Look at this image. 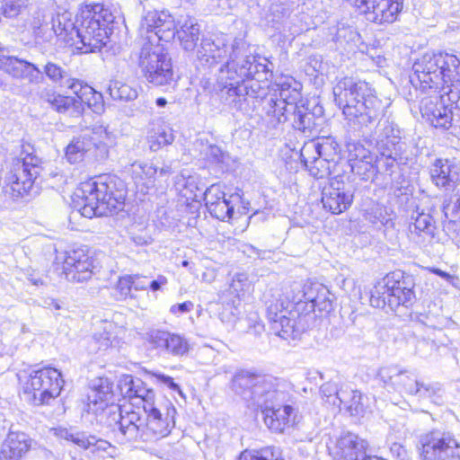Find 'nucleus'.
Here are the masks:
<instances>
[{
    "instance_id": "f257e3e1",
    "label": "nucleus",
    "mask_w": 460,
    "mask_h": 460,
    "mask_svg": "<svg viewBox=\"0 0 460 460\" xmlns=\"http://www.w3.org/2000/svg\"><path fill=\"white\" fill-rule=\"evenodd\" d=\"M246 48L242 38H235L228 45V39L224 34L203 38L197 49V58L204 66H213L225 62L217 74L215 81L203 79L202 88L216 95L222 103L231 109L240 110L246 101L248 85L244 83L256 69L246 66L235 68L236 59Z\"/></svg>"
},
{
    "instance_id": "f03ea898",
    "label": "nucleus",
    "mask_w": 460,
    "mask_h": 460,
    "mask_svg": "<svg viewBox=\"0 0 460 460\" xmlns=\"http://www.w3.org/2000/svg\"><path fill=\"white\" fill-rule=\"evenodd\" d=\"M410 81L423 92L440 89L460 110V58L447 52H427L412 66Z\"/></svg>"
},
{
    "instance_id": "7ed1b4c3",
    "label": "nucleus",
    "mask_w": 460,
    "mask_h": 460,
    "mask_svg": "<svg viewBox=\"0 0 460 460\" xmlns=\"http://www.w3.org/2000/svg\"><path fill=\"white\" fill-rule=\"evenodd\" d=\"M333 94L345 118L359 128L378 123L391 105L389 100L377 97L367 83L351 77L340 80Z\"/></svg>"
},
{
    "instance_id": "20e7f679",
    "label": "nucleus",
    "mask_w": 460,
    "mask_h": 460,
    "mask_svg": "<svg viewBox=\"0 0 460 460\" xmlns=\"http://www.w3.org/2000/svg\"><path fill=\"white\" fill-rule=\"evenodd\" d=\"M127 189L124 182L112 175H100L82 182L75 191L82 216H107L123 208Z\"/></svg>"
},
{
    "instance_id": "39448f33",
    "label": "nucleus",
    "mask_w": 460,
    "mask_h": 460,
    "mask_svg": "<svg viewBox=\"0 0 460 460\" xmlns=\"http://www.w3.org/2000/svg\"><path fill=\"white\" fill-rule=\"evenodd\" d=\"M117 13L102 4L86 5L76 21L78 24H69L71 33H75L78 42L82 43L78 49L84 53L101 50L108 42L110 25L114 22Z\"/></svg>"
},
{
    "instance_id": "423d86ee",
    "label": "nucleus",
    "mask_w": 460,
    "mask_h": 460,
    "mask_svg": "<svg viewBox=\"0 0 460 460\" xmlns=\"http://www.w3.org/2000/svg\"><path fill=\"white\" fill-rule=\"evenodd\" d=\"M111 133L102 124L96 123L85 128L74 137L66 148V157L70 164H76L84 159L89 161H104L109 156L112 144Z\"/></svg>"
},
{
    "instance_id": "0eeeda50",
    "label": "nucleus",
    "mask_w": 460,
    "mask_h": 460,
    "mask_svg": "<svg viewBox=\"0 0 460 460\" xmlns=\"http://www.w3.org/2000/svg\"><path fill=\"white\" fill-rule=\"evenodd\" d=\"M232 388L243 400L260 408H269L270 404L285 398L284 393L278 389L277 379L271 376L242 371L234 376Z\"/></svg>"
},
{
    "instance_id": "6e6552de",
    "label": "nucleus",
    "mask_w": 460,
    "mask_h": 460,
    "mask_svg": "<svg viewBox=\"0 0 460 460\" xmlns=\"http://www.w3.org/2000/svg\"><path fill=\"white\" fill-rule=\"evenodd\" d=\"M415 280L410 274L396 270L388 273L371 290L370 303L375 307L411 305L415 299Z\"/></svg>"
},
{
    "instance_id": "1a4fd4ad",
    "label": "nucleus",
    "mask_w": 460,
    "mask_h": 460,
    "mask_svg": "<svg viewBox=\"0 0 460 460\" xmlns=\"http://www.w3.org/2000/svg\"><path fill=\"white\" fill-rule=\"evenodd\" d=\"M267 317L275 333L284 340L298 338L308 327L305 315L294 310L282 294L273 295L266 301Z\"/></svg>"
},
{
    "instance_id": "9d476101",
    "label": "nucleus",
    "mask_w": 460,
    "mask_h": 460,
    "mask_svg": "<svg viewBox=\"0 0 460 460\" xmlns=\"http://www.w3.org/2000/svg\"><path fill=\"white\" fill-rule=\"evenodd\" d=\"M137 65L145 78L156 86L172 85L175 82L172 59L159 44L144 43Z\"/></svg>"
},
{
    "instance_id": "9b49d317",
    "label": "nucleus",
    "mask_w": 460,
    "mask_h": 460,
    "mask_svg": "<svg viewBox=\"0 0 460 460\" xmlns=\"http://www.w3.org/2000/svg\"><path fill=\"white\" fill-rule=\"evenodd\" d=\"M63 384L61 373L56 368L35 370L23 385V398L34 406L49 404L60 394Z\"/></svg>"
},
{
    "instance_id": "f8f14e48",
    "label": "nucleus",
    "mask_w": 460,
    "mask_h": 460,
    "mask_svg": "<svg viewBox=\"0 0 460 460\" xmlns=\"http://www.w3.org/2000/svg\"><path fill=\"white\" fill-rule=\"evenodd\" d=\"M421 460H460V441L451 431L434 429L418 438Z\"/></svg>"
},
{
    "instance_id": "ddd939ff",
    "label": "nucleus",
    "mask_w": 460,
    "mask_h": 460,
    "mask_svg": "<svg viewBox=\"0 0 460 460\" xmlns=\"http://www.w3.org/2000/svg\"><path fill=\"white\" fill-rule=\"evenodd\" d=\"M100 265L86 246L72 248L62 257V274L72 282H84L99 272Z\"/></svg>"
},
{
    "instance_id": "4468645a",
    "label": "nucleus",
    "mask_w": 460,
    "mask_h": 460,
    "mask_svg": "<svg viewBox=\"0 0 460 460\" xmlns=\"http://www.w3.org/2000/svg\"><path fill=\"white\" fill-rule=\"evenodd\" d=\"M40 160L38 156L27 154L17 159L13 170L7 177L6 193L13 199L23 198L32 190L34 181L40 172Z\"/></svg>"
},
{
    "instance_id": "2eb2a0df",
    "label": "nucleus",
    "mask_w": 460,
    "mask_h": 460,
    "mask_svg": "<svg viewBox=\"0 0 460 460\" xmlns=\"http://www.w3.org/2000/svg\"><path fill=\"white\" fill-rule=\"evenodd\" d=\"M110 413L113 415L112 420L117 427V429H114L115 436L120 443L150 440V436L146 431L145 420L138 411H123L118 406H113L110 409Z\"/></svg>"
},
{
    "instance_id": "dca6fc26",
    "label": "nucleus",
    "mask_w": 460,
    "mask_h": 460,
    "mask_svg": "<svg viewBox=\"0 0 460 460\" xmlns=\"http://www.w3.org/2000/svg\"><path fill=\"white\" fill-rule=\"evenodd\" d=\"M175 22L167 12L149 11L142 18L139 32L146 42L158 44L160 40L170 41L175 37Z\"/></svg>"
},
{
    "instance_id": "f3484780",
    "label": "nucleus",
    "mask_w": 460,
    "mask_h": 460,
    "mask_svg": "<svg viewBox=\"0 0 460 460\" xmlns=\"http://www.w3.org/2000/svg\"><path fill=\"white\" fill-rule=\"evenodd\" d=\"M365 14L369 22L384 24L394 22L402 10L403 0H347Z\"/></svg>"
},
{
    "instance_id": "a211bd4d",
    "label": "nucleus",
    "mask_w": 460,
    "mask_h": 460,
    "mask_svg": "<svg viewBox=\"0 0 460 460\" xmlns=\"http://www.w3.org/2000/svg\"><path fill=\"white\" fill-rule=\"evenodd\" d=\"M144 411L146 414V431L150 440L166 437L174 427L176 409L169 400L164 399L154 405H148Z\"/></svg>"
},
{
    "instance_id": "6ab92c4d",
    "label": "nucleus",
    "mask_w": 460,
    "mask_h": 460,
    "mask_svg": "<svg viewBox=\"0 0 460 460\" xmlns=\"http://www.w3.org/2000/svg\"><path fill=\"white\" fill-rule=\"evenodd\" d=\"M429 175L436 187L447 192L454 191L460 183V164L438 158L430 165Z\"/></svg>"
},
{
    "instance_id": "aec40b11",
    "label": "nucleus",
    "mask_w": 460,
    "mask_h": 460,
    "mask_svg": "<svg viewBox=\"0 0 460 460\" xmlns=\"http://www.w3.org/2000/svg\"><path fill=\"white\" fill-rule=\"evenodd\" d=\"M368 444L353 433H347L340 437L333 448L335 458L344 460H384L377 456L367 455Z\"/></svg>"
},
{
    "instance_id": "412c9836",
    "label": "nucleus",
    "mask_w": 460,
    "mask_h": 460,
    "mask_svg": "<svg viewBox=\"0 0 460 460\" xmlns=\"http://www.w3.org/2000/svg\"><path fill=\"white\" fill-rule=\"evenodd\" d=\"M411 219L412 222L408 227L410 241L420 247H427L435 236L436 226L432 216L417 208L412 212Z\"/></svg>"
},
{
    "instance_id": "4be33fe9",
    "label": "nucleus",
    "mask_w": 460,
    "mask_h": 460,
    "mask_svg": "<svg viewBox=\"0 0 460 460\" xmlns=\"http://www.w3.org/2000/svg\"><path fill=\"white\" fill-rule=\"evenodd\" d=\"M353 194L347 189L343 182L337 180L332 181L323 188L322 202L323 208L334 215H339L347 210L352 204Z\"/></svg>"
},
{
    "instance_id": "5701e85b",
    "label": "nucleus",
    "mask_w": 460,
    "mask_h": 460,
    "mask_svg": "<svg viewBox=\"0 0 460 460\" xmlns=\"http://www.w3.org/2000/svg\"><path fill=\"white\" fill-rule=\"evenodd\" d=\"M0 69L13 77L26 79L31 84L43 80V73L36 65L13 56L0 54Z\"/></svg>"
},
{
    "instance_id": "b1692460",
    "label": "nucleus",
    "mask_w": 460,
    "mask_h": 460,
    "mask_svg": "<svg viewBox=\"0 0 460 460\" xmlns=\"http://www.w3.org/2000/svg\"><path fill=\"white\" fill-rule=\"evenodd\" d=\"M376 378L382 383L384 387L405 393L409 395L410 387H414L418 383V380L409 375L407 370L402 369L395 365L381 367L377 371Z\"/></svg>"
},
{
    "instance_id": "393cba45",
    "label": "nucleus",
    "mask_w": 460,
    "mask_h": 460,
    "mask_svg": "<svg viewBox=\"0 0 460 460\" xmlns=\"http://www.w3.org/2000/svg\"><path fill=\"white\" fill-rule=\"evenodd\" d=\"M441 101L431 98H425L420 103V112L433 127L447 129L452 125L453 112L451 108L445 105L444 95L441 94Z\"/></svg>"
},
{
    "instance_id": "a878e982",
    "label": "nucleus",
    "mask_w": 460,
    "mask_h": 460,
    "mask_svg": "<svg viewBox=\"0 0 460 460\" xmlns=\"http://www.w3.org/2000/svg\"><path fill=\"white\" fill-rule=\"evenodd\" d=\"M146 339L155 349L174 356H182L189 350V343L183 337L169 332L154 330L147 333Z\"/></svg>"
},
{
    "instance_id": "bb28decb",
    "label": "nucleus",
    "mask_w": 460,
    "mask_h": 460,
    "mask_svg": "<svg viewBox=\"0 0 460 460\" xmlns=\"http://www.w3.org/2000/svg\"><path fill=\"white\" fill-rule=\"evenodd\" d=\"M264 422L274 432H283L286 428L293 426L297 421L296 411L290 405L270 404L264 408Z\"/></svg>"
},
{
    "instance_id": "cd10ccee",
    "label": "nucleus",
    "mask_w": 460,
    "mask_h": 460,
    "mask_svg": "<svg viewBox=\"0 0 460 460\" xmlns=\"http://www.w3.org/2000/svg\"><path fill=\"white\" fill-rule=\"evenodd\" d=\"M340 148L337 142L331 137L318 138L306 142L300 152L302 163L310 162L314 155L331 160V163H337L340 155Z\"/></svg>"
},
{
    "instance_id": "c85d7f7f",
    "label": "nucleus",
    "mask_w": 460,
    "mask_h": 460,
    "mask_svg": "<svg viewBox=\"0 0 460 460\" xmlns=\"http://www.w3.org/2000/svg\"><path fill=\"white\" fill-rule=\"evenodd\" d=\"M405 144L395 136L385 137L377 142V150L380 157L378 164H383L386 170H391L395 164H403L405 157L402 151Z\"/></svg>"
},
{
    "instance_id": "c756f323",
    "label": "nucleus",
    "mask_w": 460,
    "mask_h": 460,
    "mask_svg": "<svg viewBox=\"0 0 460 460\" xmlns=\"http://www.w3.org/2000/svg\"><path fill=\"white\" fill-rule=\"evenodd\" d=\"M30 447L26 434L10 432L0 451V460H20Z\"/></svg>"
},
{
    "instance_id": "7c9ffc66",
    "label": "nucleus",
    "mask_w": 460,
    "mask_h": 460,
    "mask_svg": "<svg viewBox=\"0 0 460 460\" xmlns=\"http://www.w3.org/2000/svg\"><path fill=\"white\" fill-rule=\"evenodd\" d=\"M112 393L109 381L101 380L98 386L90 389L87 394L86 411L93 414H98L104 411L111 399Z\"/></svg>"
},
{
    "instance_id": "2f4dec72",
    "label": "nucleus",
    "mask_w": 460,
    "mask_h": 460,
    "mask_svg": "<svg viewBox=\"0 0 460 460\" xmlns=\"http://www.w3.org/2000/svg\"><path fill=\"white\" fill-rule=\"evenodd\" d=\"M50 16L45 11L38 10L34 13L31 22V27L36 38L41 39L43 41L50 40L54 35H62L64 29L57 30L55 22L50 24Z\"/></svg>"
},
{
    "instance_id": "473e14b6",
    "label": "nucleus",
    "mask_w": 460,
    "mask_h": 460,
    "mask_svg": "<svg viewBox=\"0 0 460 460\" xmlns=\"http://www.w3.org/2000/svg\"><path fill=\"white\" fill-rule=\"evenodd\" d=\"M296 110V102L282 98L271 97L266 106V113L271 118L272 123H284L291 120L292 113Z\"/></svg>"
},
{
    "instance_id": "72a5a7b5",
    "label": "nucleus",
    "mask_w": 460,
    "mask_h": 460,
    "mask_svg": "<svg viewBox=\"0 0 460 460\" xmlns=\"http://www.w3.org/2000/svg\"><path fill=\"white\" fill-rule=\"evenodd\" d=\"M127 172L130 174L136 185L149 188L155 183L156 168L145 162L136 161L126 167Z\"/></svg>"
},
{
    "instance_id": "f704fd0d",
    "label": "nucleus",
    "mask_w": 460,
    "mask_h": 460,
    "mask_svg": "<svg viewBox=\"0 0 460 460\" xmlns=\"http://www.w3.org/2000/svg\"><path fill=\"white\" fill-rule=\"evenodd\" d=\"M199 183V178L197 175L182 172L176 176L174 186L176 190L187 200H196L202 194Z\"/></svg>"
},
{
    "instance_id": "c9c22d12",
    "label": "nucleus",
    "mask_w": 460,
    "mask_h": 460,
    "mask_svg": "<svg viewBox=\"0 0 460 460\" xmlns=\"http://www.w3.org/2000/svg\"><path fill=\"white\" fill-rule=\"evenodd\" d=\"M200 26L193 18H188L175 34L181 42V47L187 51H192L197 46L199 38Z\"/></svg>"
},
{
    "instance_id": "e433bc0d",
    "label": "nucleus",
    "mask_w": 460,
    "mask_h": 460,
    "mask_svg": "<svg viewBox=\"0 0 460 460\" xmlns=\"http://www.w3.org/2000/svg\"><path fill=\"white\" fill-rule=\"evenodd\" d=\"M279 98L297 102L301 101V84L295 78L288 75H281L275 81Z\"/></svg>"
},
{
    "instance_id": "4c0bfd02",
    "label": "nucleus",
    "mask_w": 460,
    "mask_h": 460,
    "mask_svg": "<svg viewBox=\"0 0 460 460\" xmlns=\"http://www.w3.org/2000/svg\"><path fill=\"white\" fill-rule=\"evenodd\" d=\"M173 141V130L167 125H160L152 128L147 136L149 148L154 152L171 145Z\"/></svg>"
},
{
    "instance_id": "58836bf2",
    "label": "nucleus",
    "mask_w": 460,
    "mask_h": 460,
    "mask_svg": "<svg viewBox=\"0 0 460 460\" xmlns=\"http://www.w3.org/2000/svg\"><path fill=\"white\" fill-rule=\"evenodd\" d=\"M117 326L109 321H101L96 326L93 340L97 344L98 349H107L112 346L116 339Z\"/></svg>"
},
{
    "instance_id": "ea45409f",
    "label": "nucleus",
    "mask_w": 460,
    "mask_h": 460,
    "mask_svg": "<svg viewBox=\"0 0 460 460\" xmlns=\"http://www.w3.org/2000/svg\"><path fill=\"white\" fill-rule=\"evenodd\" d=\"M305 288V282L294 281L289 285L285 286L281 293L287 302L291 304V307L294 310L299 308V314H305V312H303Z\"/></svg>"
},
{
    "instance_id": "a19ab883",
    "label": "nucleus",
    "mask_w": 460,
    "mask_h": 460,
    "mask_svg": "<svg viewBox=\"0 0 460 460\" xmlns=\"http://www.w3.org/2000/svg\"><path fill=\"white\" fill-rule=\"evenodd\" d=\"M310 174L317 179H323L331 175L337 163H331L330 159L314 155L310 162L303 163Z\"/></svg>"
},
{
    "instance_id": "79ce46f5",
    "label": "nucleus",
    "mask_w": 460,
    "mask_h": 460,
    "mask_svg": "<svg viewBox=\"0 0 460 460\" xmlns=\"http://www.w3.org/2000/svg\"><path fill=\"white\" fill-rule=\"evenodd\" d=\"M291 117L293 128L302 132H311L315 124L314 114L307 111L302 100L296 102V110Z\"/></svg>"
},
{
    "instance_id": "37998d69",
    "label": "nucleus",
    "mask_w": 460,
    "mask_h": 460,
    "mask_svg": "<svg viewBox=\"0 0 460 460\" xmlns=\"http://www.w3.org/2000/svg\"><path fill=\"white\" fill-rule=\"evenodd\" d=\"M40 98L47 102L54 111L65 113L74 108L75 101L71 96H64L52 90L42 92Z\"/></svg>"
},
{
    "instance_id": "c03bdc74",
    "label": "nucleus",
    "mask_w": 460,
    "mask_h": 460,
    "mask_svg": "<svg viewBox=\"0 0 460 460\" xmlns=\"http://www.w3.org/2000/svg\"><path fill=\"white\" fill-rule=\"evenodd\" d=\"M410 395L416 396L419 400H431L436 402L441 392V385L438 383H423L418 380L417 385L410 387Z\"/></svg>"
},
{
    "instance_id": "a18cd8bd",
    "label": "nucleus",
    "mask_w": 460,
    "mask_h": 460,
    "mask_svg": "<svg viewBox=\"0 0 460 460\" xmlns=\"http://www.w3.org/2000/svg\"><path fill=\"white\" fill-rule=\"evenodd\" d=\"M108 91L111 97L116 101H132L137 97V90L119 81L111 82Z\"/></svg>"
},
{
    "instance_id": "49530a36",
    "label": "nucleus",
    "mask_w": 460,
    "mask_h": 460,
    "mask_svg": "<svg viewBox=\"0 0 460 460\" xmlns=\"http://www.w3.org/2000/svg\"><path fill=\"white\" fill-rule=\"evenodd\" d=\"M238 460H284L279 448L263 447L260 450H244Z\"/></svg>"
},
{
    "instance_id": "de8ad7c7",
    "label": "nucleus",
    "mask_w": 460,
    "mask_h": 460,
    "mask_svg": "<svg viewBox=\"0 0 460 460\" xmlns=\"http://www.w3.org/2000/svg\"><path fill=\"white\" fill-rule=\"evenodd\" d=\"M66 86L75 95V97H72L75 101V109H78L81 106L82 102H89L87 95L93 94L92 87L78 79H66Z\"/></svg>"
},
{
    "instance_id": "09e8293b",
    "label": "nucleus",
    "mask_w": 460,
    "mask_h": 460,
    "mask_svg": "<svg viewBox=\"0 0 460 460\" xmlns=\"http://www.w3.org/2000/svg\"><path fill=\"white\" fill-rule=\"evenodd\" d=\"M320 288V293L313 304H309V308H303L305 314L307 315L308 313L318 310L319 312H330L332 309V300L331 299V294L328 288L324 285H316Z\"/></svg>"
},
{
    "instance_id": "8fccbe9b",
    "label": "nucleus",
    "mask_w": 460,
    "mask_h": 460,
    "mask_svg": "<svg viewBox=\"0 0 460 460\" xmlns=\"http://www.w3.org/2000/svg\"><path fill=\"white\" fill-rule=\"evenodd\" d=\"M74 442L84 449H88L93 454L107 452L111 447V443L104 439L96 438L94 436L76 438Z\"/></svg>"
},
{
    "instance_id": "3c124183",
    "label": "nucleus",
    "mask_w": 460,
    "mask_h": 460,
    "mask_svg": "<svg viewBox=\"0 0 460 460\" xmlns=\"http://www.w3.org/2000/svg\"><path fill=\"white\" fill-rule=\"evenodd\" d=\"M137 394L132 403H143L144 411L147 409L148 405L155 404V392L146 387V384L140 379L137 378Z\"/></svg>"
},
{
    "instance_id": "603ef678",
    "label": "nucleus",
    "mask_w": 460,
    "mask_h": 460,
    "mask_svg": "<svg viewBox=\"0 0 460 460\" xmlns=\"http://www.w3.org/2000/svg\"><path fill=\"white\" fill-rule=\"evenodd\" d=\"M234 209V207L232 204L231 199L225 198L208 210L213 217L225 221L232 217Z\"/></svg>"
},
{
    "instance_id": "864d4df0",
    "label": "nucleus",
    "mask_w": 460,
    "mask_h": 460,
    "mask_svg": "<svg viewBox=\"0 0 460 460\" xmlns=\"http://www.w3.org/2000/svg\"><path fill=\"white\" fill-rule=\"evenodd\" d=\"M118 388L120 394L129 401H134L137 394V378L131 375H123L118 381Z\"/></svg>"
},
{
    "instance_id": "5fc2aeb1",
    "label": "nucleus",
    "mask_w": 460,
    "mask_h": 460,
    "mask_svg": "<svg viewBox=\"0 0 460 460\" xmlns=\"http://www.w3.org/2000/svg\"><path fill=\"white\" fill-rule=\"evenodd\" d=\"M247 49L248 46L246 45L244 52L239 56V58L236 59L234 67L239 68L243 66H246L247 68L251 66L253 69H256L255 71H252L253 73L249 75L250 77H253L257 73L259 72H265L266 71V65L261 64L256 62V58L253 56L247 55Z\"/></svg>"
},
{
    "instance_id": "6e6d98bb",
    "label": "nucleus",
    "mask_w": 460,
    "mask_h": 460,
    "mask_svg": "<svg viewBox=\"0 0 460 460\" xmlns=\"http://www.w3.org/2000/svg\"><path fill=\"white\" fill-rule=\"evenodd\" d=\"M339 393L338 385L332 382H327L320 387L322 399L329 405L339 406Z\"/></svg>"
},
{
    "instance_id": "4d7b16f0",
    "label": "nucleus",
    "mask_w": 460,
    "mask_h": 460,
    "mask_svg": "<svg viewBox=\"0 0 460 460\" xmlns=\"http://www.w3.org/2000/svg\"><path fill=\"white\" fill-rule=\"evenodd\" d=\"M201 197H203L206 207L208 209L217 202H220L221 199H224L226 198V194L219 184H212L210 187L207 188L204 192H202Z\"/></svg>"
},
{
    "instance_id": "13d9d810",
    "label": "nucleus",
    "mask_w": 460,
    "mask_h": 460,
    "mask_svg": "<svg viewBox=\"0 0 460 460\" xmlns=\"http://www.w3.org/2000/svg\"><path fill=\"white\" fill-rule=\"evenodd\" d=\"M133 283V277H131V275H127L119 278L116 286V290L118 292L117 299L126 300L128 298H136V296L132 294Z\"/></svg>"
},
{
    "instance_id": "bf43d9fd",
    "label": "nucleus",
    "mask_w": 460,
    "mask_h": 460,
    "mask_svg": "<svg viewBox=\"0 0 460 460\" xmlns=\"http://www.w3.org/2000/svg\"><path fill=\"white\" fill-rule=\"evenodd\" d=\"M44 74L53 83H60L67 77L66 71L53 62H48L43 67Z\"/></svg>"
},
{
    "instance_id": "052dcab7",
    "label": "nucleus",
    "mask_w": 460,
    "mask_h": 460,
    "mask_svg": "<svg viewBox=\"0 0 460 460\" xmlns=\"http://www.w3.org/2000/svg\"><path fill=\"white\" fill-rule=\"evenodd\" d=\"M22 6V0H0V12L6 17L17 16Z\"/></svg>"
},
{
    "instance_id": "680f3d73",
    "label": "nucleus",
    "mask_w": 460,
    "mask_h": 460,
    "mask_svg": "<svg viewBox=\"0 0 460 460\" xmlns=\"http://www.w3.org/2000/svg\"><path fill=\"white\" fill-rule=\"evenodd\" d=\"M248 287V277L243 273H237L233 277L230 291L236 296H241Z\"/></svg>"
},
{
    "instance_id": "e2e57ef3",
    "label": "nucleus",
    "mask_w": 460,
    "mask_h": 460,
    "mask_svg": "<svg viewBox=\"0 0 460 460\" xmlns=\"http://www.w3.org/2000/svg\"><path fill=\"white\" fill-rule=\"evenodd\" d=\"M316 285H322L319 282L305 281V300L303 308H309V304H313L320 293V288Z\"/></svg>"
},
{
    "instance_id": "0e129e2a",
    "label": "nucleus",
    "mask_w": 460,
    "mask_h": 460,
    "mask_svg": "<svg viewBox=\"0 0 460 460\" xmlns=\"http://www.w3.org/2000/svg\"><path fill=\"white\" fill-rule=\"evenodd\" d=\"M62 20L65 21L64 15H58L57 18H53L50 16V24H53L55 22L57 30L64 29L65 26L67 28V30H64L62 35H57L58 37H62L64 40L69 41L73 40L75 41L74 36L75 33H71V27H69V24H73L70 22H64Z\"/></svg>"
},
{
    "instance_id": "69168bd1",
    "label": "nucleus",
    "mask_w": 460,
    "mask_h": 460,
    "mask_svg": "<svg viewBox=\"0 0 460 460\" xmlns=\"http://www.w3.org/2000/svg\"><path fill=\"white\" fill-rule=\"evenodd\" d=\"M347 411L352 416L359 415L363 411V404L361 403V394L358 391H354L351 401L349 400L345 406Z\"/></svg>"
},
{
    "instance_id": "338daca9",
    "label": "nucleus",
    "mask_w": 460,
    "mask_h": 460,
    "mask_svg": "<svg viewBox=\"0 0 460 460\" xmlns=\"http://www.w3.org/2000/svg\"><path fill=\"white\" fill-rule=\"evenodd\" d=\"M206 157L212 163H222L224 161V153L217 146L211 145L208 146Z\"/></svg>"
},
{
    "instance_id": "774afa93",
    "label": "nucleus",
    "mask_w": 460,
    "mask_h": 460,
    "mask_svg": "<svg viewBox=\"0 0 460 460\" xmlns=\"http://www.w3.org/2000/svg\"><path fill=\"white\" fill-rule=\"evenodd\" d=\"M152 375L158 382L165 385L173 391H177L181 395H182L180 386L173 382V379L171 376L161 373H153Z\"/></svg>"
}]
</instances>
